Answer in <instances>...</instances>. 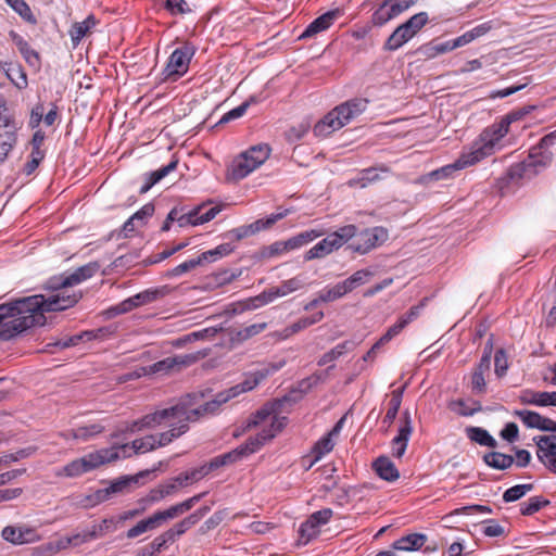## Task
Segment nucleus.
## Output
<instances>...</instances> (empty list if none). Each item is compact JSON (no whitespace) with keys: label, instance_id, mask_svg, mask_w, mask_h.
Here are the masks:
<instances>
[{"label":"nucleus","instance_id":"obj_51","mask_svg":"<svg viewBox=\"0 0 556 556\" xmlns=\"http://www.w3.org/2000/svg\"><path fill=\"white\" fill-rule=\"evenodd\" d=\"M130 446L128 445L129 450ZM135 453H147L156 448V437L151 434L140 439H136L131 443Z\"/></svg>","mask_w":556,"mask_h":556},{"label":"nucleus","instance_id":"obj_61","mask_svg":"<svg viewBox=\"0 0 556 556\" xmlns=\"http://www.w3.org/2000/svg\"><path fill=\"white\" fill-rule=\"evenodd\" d=\"M180 515H182V514L179 509L178 504H176L165 510L155 511L153 514V517H154L157 526L160 527L163 522L174 519Z\"/></svg>","mask_w":556,"mask_h":556},{"label":"nucleus","instance_id":"obj_28","mask_svg":"<svg viewBox=\"0 0 556 556\" xmlns=\"http://www.w3.org/2000/svg\"><path fill=\"white\" fill-rule=\"evenodd\" d=\"M340 248L337 244V241L329 233L326 238H324L321 241L316 243L313 248H311L306 253L304 258L306 261H312L315 258H323L327 255H329L331 252L339 250Z\"/></svg>","mask_w":556,"mask_h":556},{"label":"nucleus","instance_id":"obj_35","mask_svg":"<svg viewBox=\"0 0 556 556\" xmlns=\"http://www.w3.org/2000/svg\"><path fill=\"white\" fill-rule=\"evenodd\" d=\"M33 535L30 529H23L20 527L8 526L2 530V538L13 544H25L29 542V536Z\"/></svg>","mask_w":556,"mask_h":556},{"label":"nucleus","instance_id":"obj_26","mask_svg":"<svg viewBox=\"0 0 556 556\" xmlns=\"http://www.w3.org/2000/svg\"><path fill=\"white\" fill-rule=\"evenodd\" d=\"M465 45H466L465 38L459 36L453 40H447L445 42H432L429 45H425V46H422L421 51L427 58H433L438 54H442V53L452 51V50L463 47Z\"/></svg>","mask_w":556,"mask_h":556},{"label":"nucleus","instance_id":"obj_43","mask_svg":"<svg viewBox=\"0 0 556 556\" xmlns=\"http://www.w3.org/2000/svg\"><path fill=\"white\" fill-rule=\"evenodd\" d=\"M334 446V443L330 437L327 434L323 437L320 440H318L313 448L312 454L314 456V459L311 462L308 468H311L316 462H318L324 455L331 452Z\"/></svg>","mask_w":556,"mask_h":556},{"label":"nucleus","instance_id":"obj_54","mask_svg":"<svg viewBox=\"0 0 556 556\" xmlns=\"http://www.w3.org/2000/svg\"><path fill=\"white\" fill-rule=\"evenodd\" d=\"M97 336L93 331H84L79 334L72 336L64 340H60L55 343L56 346L62 349L77 345L80 341H90L94 339Z\"/></svg>","mask_w":556,"mask_h":556},{"label":"nucleus","instance_id":"obj_8","mask_svg":"<svg viewBox=\"0 0 556 556\" xmlns=\"http://www.w3.org/2000/svg\"><path fill=\"white\" fill-rule=\"evenodd\" d=\"M510 123L505 117L498 124L492 125L485 129L480 137V142H476L468 152L470 157L475 155L478 162L492 154L494 146L508 132Z\"/></svg>","mask_w":556,"mask_h":556},{"label":"nucleus","instance_id":"obj_12","mask_svg":"<svg viewBox=\"0 0 556 556\" xmlns=\"http://www.w3.org/2000/svg\"><path fill=\"white\" fill-rule=\"evenodd\" d=\"M192 55L193 49L188 45L174 50L165 67L166 78L176 80L187 73Z\"/></svg>","mask_w":556,"mask_h":556},{"label":"nucleus","instance_id":"obj_34","mask_svg":"<svg viewBox=\"0 0 556 556\" xmlns=\"http://www.w3.org/2000/svg\"><path fill=\"white\" fill-rule=\"evenodd\" d=\"M149 473H150L149 470H144L135 476L121 477V478L112 481L111 484L108 486V489L112 496L115 494H118V493H124L125 491H127L130 488L131 484L138 483L140 478L148 476Z\"/></svg>","mask_w":556,"mask_h":556},{"label":"nucleus","instance_id":"obj_27","mask_svg":"<svg viewBox=\"0 0 556 556\" xmlns=\"http://www.w3.org/2000/svg\"><path fill=\"white\" fill-rule=\"evenodd\" d=\"M281 402L280 401H275L273 403H268L266 405H264V407H262L260 410L256 412V414L254 415V419L249 424V426H257V425H261L263 422H265L268 418H270V424H269V427L267 428H263L262 430H269L271 429V424L273 421L276 419V418H279V419H282L285 418V426L287 425V418L286 417H280L277 415L280 406H281Z\"/></svg>","mask_w":556,"mask_h":556},{"label":"nucleus","instance_id":"obj_59","mask_svg":"<svg viewBox=\"0 0 556 556\" xmlns=\"http://www.w3.org/2000/svg\"><path fill=\"white\" fill-rule=\"evenodd\" d=\"M84 475L78 458L72 460L55 472L56 477L76 478Z\"/></svg>","mask_w":556,"mask_h":556},{"label":"nucleus","instance_id":"obj_1","mask_svg":"<svg viewBox=\"0 0 556 556\" xmlns=\"http://www.w3.org/2000/svg\"><path fill=\"white\" fill-rule=\"evenodd\" d=\"M99 269V263H88L71 274L52 277L48 281V289L55 291V294L48 298L36 294L0 304V340L9 341L28 328L45 325L47 312H59L74 306L80 300L81 293L70 289L93 277Z\"/></svg>","mask_w":556,"mask_h":556},{"label":"nucleus","instance_id":"obj_62","mask_svg":"<svg viewBox=\"0 0 556 556\" xmlns=\"http://www.w3.org/2000/svg\"><path fill=\"white\" fill-rule=\"evenodd\" d=\"M319 528L311 518H308L305 522H303L300 527V535L301 539L305 540V543L311 541L313 538H316L319 533Z\"/></svg>","mask_w":556,"mask_h":556},{"label":"nucleus","instance_id":"obj_5","mask_svg":"<svg viewBox=\"0 0 556 556\" xmlns=\"http://www.w3.org/2000/svg\"><path fill=\"white\" fill-rule=\"evenodd\" d=\"M270 154V148L266 143L251 147L237 156L231 164L230 175L232 179L240 180L245 178L254 169L260 167Z\"/></svg>","mask_w":556,"mask_h":556},{"label":"nucleus","instance_id":"obj_11","mask_svg":"<svg viewBox=\"0 0 556 556\" xmlns=\"http://www.w3.org/2000/svg\"><path fill=\"white\" fill-rule=\"evenodd\" d=\"M476 163H478V157L476 155L470 157L468 152H465L453 164L442 166L438 169L431 170L426 175L420 176L419 184L428 185L431 181L446 180L453 175L454 172L463 169L467 166H471Z\"/></svg>","mask_w":556,"mask_h":556},{"label":"nucleus","instance_id":"obj_30","mask_svg":"<svg viewBox=\"0 0 556 556\" xmlns=\"http://www.w3.org/2000/svg\"><path fill=\"white\" fill-rule=\"evenodd\" d=\"M521 402L536 406H556V391L539 392L527 390L521 395Z\"/></svg>","mask_w":556,"mask_h":556},{"label":"nucleus","instance_id":"obj_22","mask_svg":"<svg viewBox=\"0 0 556 556\" xmlns=\"http://www.w3.org/2000/svg\"><path fill=\"white\" fill-rule=\"evenodd\" d=\"M340 16L339 10L328 11L325 14L315 18L302 33L300 38H308L317 35L320 31L328 29L333 22Z\"/></svg>","mask_w":556,"mask_h":556},{"label":"nucleus","instance_id":"obj_57","mask_svg":"<svg viewBox=\"0 0 556 556\" xmlns=\"http://www.w3.org/2000/svg\"><path fill=\"white\" fill-rule=\"evenodd\" d=\"M495 374L502 378L506 375L508 369V357L504 349H498L494 356Z\"/></svg>","mask_w":556,"mask_h":556},{"label":"nucleus","instance_id":"obj_16","mask_svg":"<svg viewBox=\"0 0 556 556\" xmlns=\"http://www.w3.org/2000/svg\"><path fill=\"white\" fill-rule=\"evenodd\" d=\"M417 34V14L400 25L388 38L386 49L396 50Z\"/></svg>","mask_w":556,"mask_h":556},{"label":"nucleus","instance_id":"obj_60","mask_svg":"<svg viewBox=\"0 0 556 556\" xmlns=\"http://www.w3.org/2000/svg\"><path fill=\"white\" fill-rule=\"evenodd\" d=\"M103 431V427L97 424L86 426V427H79L73 432V437L75 439H80L84 441H87L89 438L99 434Z\"/></svg>","mask_w":556,"mask_h":556},{"label":"nucleus","instance_id":"obj_25","mask_svg":"<svg viewBox=\"0 0 556 556\" xmlns=\"http://www.w3.org/2000/svg\"><path fill=\"white\" fill-rule=\"evenodd\" d=\"M372 469L379 478L389 482H393L400 477L397 468L388 456H379L372 463Z\"/></svg>","mask_w":556,"mask_h":556},{"label":"nucleus","instance_id":"obj_55","mask_svg":"<svg viewBox=\"0 0 556 556\" xmlns=\"http://www.w3.org/2000/svg\"><path fill=\"white\" fill-rule=\"evenodd\" d=\"M392 551L409 552L417 549V533H410L401 538L392 544Z\"/></svg>","mask_w":556,"mask_h":556},{"label":"nucleus","instance_id":"obj_19","mask_svg":"<svg viewBox=\"0 0 556 556\" xmlns=\"http://www.w3.org/2000/svg\"><path fill=\"white\" fill-rule=\"evenodd\" d=\"M16 142L15 125L7 115H0V163H2Z\"/></svg>","mask_w":556,"mask_h":556},{"label":"nucleus","instance_id":"obj_48","mask_svg":"<svg viewBox=\"0 0 556 556\" xmlns=\"http://www.w3.org/2000/svg\"><path fill=\"white\" fill-rule=\"evenodd\" d=\"M232 252V247L229 243H224L216 247L213 250L203 252L199 255L201 263L214 262L223 256H226Z\"/></svg>","mask_w":556,"mask_h":556},{"label":"nucleus","instance_id":"obj_31","mask_svg":"<svg viewBox=\"0 0 556 556\" xmlns=\"http://www.w3.org/2000/svg\"><path fill=\"white\" fill-rule=\"evenodd\" d=\"M97 25V20L93 15H89L83 22H76L72 25L70 29V36L73 43V47L76 48L81 39L87 36L90 30Z\"/></svg>","mask_w":556,"mask_h":556},{"label":"nucleus","instance_id":"obj_37","mask_svg":"<svg viewBox=\"0 0 556 556\" xmlns=\"http://www.w3.org/2000/svg\"><path fill=\"white\" fill-rule=\"evenodd\" d=\"M267 327L266 323L252 324L239 330L232 331L230 340L232 343H242L243 341L261 333Z\"/></svg>","mask_w":556,"mask_h":556},{"label":"nucleus","instance_id":"obj_21","mask_svg":"<svg viewBox=\"0 0 556 556\" xmlns=\"http://www.w3.org/2000/svg\"><path fill=\"white\" fill-rule=\"evenodd\" d=\"M166 426L169 427L167 431L156 434V447H163L172 443L175 439L179 438L189 430V425L186 419L176 418L169 421Z\"/></svg>","mask_w":556,"mask_h":556},{"label":"nucleus","instance_id":"obj_44","mask_svg":"<svg viewBox=\"0 0 556 556\" xmlns=\"http://www.w3.org/2000/svg\"><path fill=\"white\" fill-rule=\"evenodd\" d=\"M157 527L159 526H157L153 515H151L150 517L138 521L134 527H131L126 532V538L127 539H135V538L143 534L147 531L156 529Z\"/></svg>","mask_w":556,"mask_h":556},{"label":"nucleus","instance_id":"obj_3","mask_svg":"<svg viewBox=\"0 0 556 556\" xmlns=\"http://www.w3.org/2000/svg\"><path fill=\"white\" fill-rule=\"evenodd\" d=\"M367 104L368 101L362 98H354L341 103L314 126V134L317 137H327L333 131L341 129L361 115L366 110Z\"/></svg>","mask_w":556,"mask_h":556},{"label":"nucleus","instance_id":"obj_47","mask_svg":"<svg viewBox=\"0 0 556 556\" xmlns=\"http://www.w3.org/2000/svg\"><path fill=\"white\" fill-rule=\"evenodd\" d=\"M548 504V500L542 496H533L529 498L528 502L521 504L520 513L523 516H531Z\"/></svg>","mask_w":556,"mask_h":556},{"label":"nucleus","instance_id":"obj_6","mask_svg":"<svg viewBox=\"0 0 556 556\" xmlns=\"http://www.w3.org/2000/svg\"><path fill=\"white\" fill-rule=\"evenodd\" d=\"M285 428V418H276L271 424V429L262 430L255 438L250 439L247 444L220 455L225 466L231 465L244 456L254 453L260 446L276 437Z\"/></svg>","mask_w":556,"mask_h":556},{"label":"nucleus","instance_id":"obj_45","mask_svg":"<svg viewBox=\"0 0 556 556\" xmlns=\"http://www.w3.org/2000/svg\"><path fill=\"white\" fill-rule=\"evenodd\" d=\"M357 227L355 225H345L340 227L338 230L331 232L332 238L336 239L339 248L348 243L349 241H353L356 236Z\"/></svg>","mask_w":556,"mask_h":556},{"label":"nucleus","instance_id":"obj_17","mask_svg":"<svg viewBox=\"0 0 556 556\" xmlns=\"http://www.w3.org/2000/svg\"><path fill=\"white\" fill-rule=\"evenodd\" d=\"M303 285L304 282L301 278L293 277L289 280L281 282V285H279L278 287L264 291L263 293L257 295L254 301L258 302L256 306L268 304L279 296H285L293 291L301 289Z\"/></svg>","mask_w":556,"mask_h":556},{"label":"nucleus","instance_id":"obj_13","mask_svg":"<svg viewBox=\"0 0 556 556\" xmlns=\"http://www.w3.org/2000/svg\"><path fill=\"white\" fill-rule=\"evenodd\" d=\"M416 0H386L372 14L375 25L382 26L389 21L395 18L409 7L415 4Z\"/></svg>","mask_w":556,"mask_h":556},{"label":"nucleus","instance_id":"obj_64","mask_svg":"<svg viewBox=\"0 0 556 556\" xmlns=\"http://www.w3.org/2000/svg\"><path fill=\"white\" fill-rule=\"evenodd\" d=\"M22 18L30 24H36L37 20L34 16L29 5L24 0H18L12 8Z\"/></svg>","mask_w":556,"mask_h":556},{"label":"nucleus","instance_id":"obj_56","mask_svg":"<svg viewBox=\"0 0 556 556\" xmlns=\"http://www.w3.org/2000/svg\"><path fill=\"white\" fill-rule=\"evenodd\" d=\"M164 9L168 11L170 15H184L191 11L185 0H165Z\"/></svg>","mask_w":556,"mask_h":556},{"label":"nucleus","instance_id":"obj_41","mask_svg":"<svg viewBox=\"0 0 556 556\" xmlns=\"http://www.w3.org/2000/svg\"><path fill=\"white\" fill-rule=\"evenodd\" d=\"M177 167V161H172L166 166L161 167L157 170L152 172L148 176L147 182L140 188V193H146L149 191L152 186L157 184L161 179L166 177L170 172H173Z\"/></svg>","mask_w":556,"mask_h":556},{"label":"nucleus","instance_id":"obj_50","mask_svg":"<svg viewBox=\"0 0 556 556\" xmlns=\"http://www.w3.org/2000/svg\"><path fill=\"white\" fill-rule=\"evenodd\" d=\"M193 517H186L181 521L177 522L173 528L166 531V538L172 539L174 542L177 538L182 535L187 530L197 525Z\"/></svg>","mask_w":556,"mask_h":556},{"label":"nucleus","instance_id":"obj_10","mask_svg":"<svg viewBox=\"0 0 556 556\" xmlns=\"http://www.w3.org/2000/svg\"><path fill=\"white\" fill-rule=\"evenodd\" d=\"M128 444H123L121 446H113L110 448H102L96 452H91L89 454L79 457L78 460L80 463V467L84 473L90 472L100 466L112 463L119 458V450L124 453L127 452ZM128 455L124 454V457Z\"/></svg>","mask_w":556,"mask_h":556},{"label":"nucleus","instance_id":"obj_18","mask_svg":"<svg viewBox=\"0 0 556 556\" xmlns=\"http://www.w3.org/2000/svg\"><path fill=\"white\" fill-rule=\"evenodd\" d=\"M538 457L552 472L556 473V435H543L536 441Z\"/></svg>","mask_w":556,"mask_h":556},{"label":"nucleus","instance_id":"obj_38","mask_svg":"<svg viewBox=\"0 0 556 556\" xmlns=\"http://www.w3.org/2000/svg\"><path fill=\"white\" fill-rule=\"evenodd\" d=\"M412 430L408 424L400 429L399 434L392 440L393 456L400 458L404 455Z\"/></svg>","mask_w":556,"mask_h":556},{"label":"nucleus","instance_id":"obj_53","mask_svg":"<svg viewBox=\"0 0 556 556\" xmlns=\"http://www.w3.org/2000/svg\"><path fill=\"white\" fill-rule=\"evenodd\" d=\"M203 477V472L199 467L190 471L179 473L178 476L175 477V480L178 483L179 488H182L199 481Z\"/></svg>","mask_w":556,"mask_h":556},{"label":"nucleus","instance_id":"obj_49","mask_svg":"<svg viewBox=\"0 0 556 556\" xmlns=\"http://www.w3.org/2000/svg\"><path fill=\"white\" fill-rule=\"evenodd\" d=\"M346 293H349L346 287L344 286L343 281H341L331 288L321 290L319 292V299L321 302H332L342 298Z\"/></svg>","mask_w":556,"mask_h":556},{"label":"nucleus","instance_id":"obj_4","mask_svg":"<svg viewBox=\"0 0 556 556\" xmlns=\"http://www.w3.org/2000/svg\"><path fill=\"white\" fill-rule=\"evenodd\" d=\"M556 140V130L552 131L548 135H545L541 140L538 147H534L529 154V157L518 164L513 165L508 175L511 179H523L531 178L536 175V167H545L552 162L553 154L547 151V149L554 144Z\"/></svg>","mask_w":556,"mask_h":556},{"label":"nucleus","instance_id":"obj_2","mask_svg":"<svg viewBox=\"0 0 556 556\" xmlns=\"http://www.w3.org/2000/svg\"><path fill=\"white\" fill-rule=\"evenodd\" d=\"M263 377L264 375L257 372L253 377L245 379L243 382L217 393L213 400L203 404H200V400L204 396L203 393L186 395L179 400L180 406L184 407L182 419H186L189 424L190 421H197L202 417L216 414L223 404L237 397L241 393L253 390Z\"/></svg>","mask_w":556,"mask_h":556},{"label":"nucleus","instance_id":"obj_39","mask_svg":"<svg viewBox=\"0 0 556 556\" xmlns=\"http://www.w3.org/2000/svg\"><path fill=\"white\" fill-rule=\"evenodd\" d=\"M485 464L492 468L504 470L514 464V457L500 452H490L483 456Z\"/></svg>","mask_w":556,"mask_h":556},{"label":"nucleus","instance_id":"obj_52","mask_svg":"<svg viewBox=\"0 0 556 556\" xmlns=\"http://www.w3.org/2000/svg\"><path fill=\"white\" fill-rule=\"evenodd\" d=\"M351 343L350 342H342L340 344H338L337 346H334L333 349H331L329 352L325 353L319 362H318V365L320 366H324L328 363H331L336 359H338L340 356H342L344 353H346V351L351 348Z\"/></svg>","mask_w":556,"mask_h":556},{"label":"nucleus","instance_id":"obj_36","mask_svg":"<svg viewBox=\"0 0 556 556\" xmlns=\"http://www.w3.org/2000/svg\"><path fill=\"white\" fill-rule=\"evenodd\" d=\"M376 274V270L371 268H364L355 271L348 279L343 281L348 292L353 291L359 286L367 283Z\"/></svg>","mask_w":556,"mask_h":556},{"label":"nucleus","instance_id":"obj_42","mask_svg":"<svg viewBox=\"0 0 556 556\" xmlns=\"http://www.w3.org/2000/svg\"><path fill=\"white\" fill-rule=\"evenodd\" d=\"M325 235L324 229H311L303 232H300L299 235L292 237L289 239V245H291L292 250L299 249L304 244H307L308 242L315 240L316 238L321 237Z\"/></svg>","mask_w":556,"mask_h":556},{"label":"nucleus","instance_id":"obj_63","mask_svg":"<svg viewBox=\"0 0 556 556\" xmlns=\"http://www.w3.org/2000/svg\"><path fill=\"white\" fill-rule=\"evenodd\" d=\"M199 265H202V263H201L200 257L198 256L197 258L186 261V262L179 264L178 266L174 267L173 269H170L168 271V276H170V277L180 276L185 273H188V271L194 269Z\"/></svg>","mask_w":556,"mask_h":556},{"label":"nucleus","instance_id":"obj_9","mask_svg":"<svg viewBox=\"0 0 556 556\" xmlns=\"http://www.w3.org/2000/svg\"><path fill=\"white\" fill-rule=\"evenodd\" d=\"M387 239L388 231L383 227L366 228L359 232L356 230V236L348 248L355 253L364 255L381 245Z\"/></svg>","mask_w":556,"mask_h":556},{"label":"nucleus","instance_id":"obj_40","mask_svg":"<svg viewBox=\"0 0 556 556\" xmlns=\"http://www.w3.org/2000/svg\"><path fill=\"white\" fill-rule=\"evenodd\" d=\"M466 433L471 441H473L482 446H489V447L496 446L495 439L492 435H490V433L486 430H484L482 428L468 427L466 429Z\"/></svg>","mask_w":556,"mask_h":556},{"label":"nucleus","instance_id":"obj_15","mask_svg":"<svg viewBox=\"0 0 556 556\" xmlns=\"http://www.w3.org/2000/svg\"><path fill=\"white\" fill-rule=\"evenodd\" d=\"M198 359L199 357L195 354L168 356L152 364L149 367L148 372L163 375L172 374L194 364Z\"/></svg>","mask_w":556,"mask_h":556},{"label":"nucleus","instance_id":"obj_32","mask_svg":"<svg viewBox=\"0 0 556 556\" xmlns=\"http://www.w3.org/2000/svg\"><path fill=\"white\" fill-rule=\"evenodd\" d=\"M0 67L5 73L7 77L20 89L27 86V77L23 72L21 65L13 62L0 63Z\"/></svg>","mask_w":556,"mask_h":556},{"label":"nucleus","instance_id":"obj_46","mask_svg":"<svg viewBox=\"0 0 556 556\" xmlns=\"http://www.w3.org/2000/svg\"><path fill=\"white\" fill-rule=\"evenodd\" d=\"M532 483L517 484L507 489L503 494V501L506 503L515 502L525 496L528 492L533 490Z\"/></svg>","mask_w":556,"mask_h":556},{"label":"nucleus","instance_id":"obj_58","mask_svg":"<svg viewBox=\"0 0 556 556\" xmlns=\"http://www.w3.org/2000/svg\"><path fill=\"white\" fill-rule=\"evenodd\" d=\"M416 309L417 306H412L409 308L408 314L405 316H401L399 320L393 326H391L387 331L390 332L391 336H393V338L397 336L409 323L413 321V317L415 316Z\"/></svg>","mask_w":556,"mask_h":556},{"label":"nucleus","instance_id":"obj_23","mask_svg":"<svg viewBox=\"0 0 556 556\" xmlns=\"http://www.w3.org/2000/svg\"><path fill=\"white\" fill-rule=\"evenodd\" d=\"M522 422L529 428H536L542 431H552L554 428V420L540 415L532 410H516L515 413Z\"/></svg>","mask_w":556,"mask_h":556},{"label":"nucleus","instance_id":"obj_24","mask_svg":"<svg viewBox=\"0 0 556 556\" xmlns=\"http://www.w3.org/2000/svg\"><path fill=\"white\" fill-rule=\"evenodd\" d=\"M10 37L17 47L20 53L23 55L26 63L33 68H40L41 60L39 53L36 50L31 49L28 42L15 31H11Z\"/></svg>","mask_w":556,"mask_h":556},{"label":"nucleus","instance_id":"obj_29","mask_svg":"<svg viewBox=\"0 0 556 556\" xmlns=\"http://www.w3.org/2000/svg\"><path fill=\"white\" fill-rule=\"evenodd\" d=\"M289 211L283 210L281 212H278L276 214L269 215L265 219H257L256 222L252 223L251 225L242 228V232L238 233V238H242L243 236L253 235L255 232H258L264 229L270 228L273 225H275L278 220L282 219L288 215Z\"/></svg>","mask_w":556,"mask_h":556},{"label":"nucleus","instance_id":"obj_14","mask_svg":"<svg viewBox=\"0 0 556 556\" xmlns=\"http://www.w3.org/2000/svg\"><path fill=\"white\" fill-rule=\"evenodd\" d=\"M416 0H386L372 14L375 25L382 26L389 21L395 18L409 7L415 4Z\"/></svg>","mask_w":556,"mask_h":556},{"label":"nucleus","instance_id":"obj_20","mask_svg":"<svg viewBox=\"0 0 556 556\" xmlns=\"http://www.w3.org/2000/svg\"><path fill=\"white\" fill-rule=\"evenodd\" d=\"M163 295V289L146 290L123 301L114 309L117 314L127 313L138 306L151 303Z\"/></svg>","mask_w":556,"mask_h":556},{"label":"nucleus","instance_id":"obj_7","mask_svg":"<svg viewBox=\"0 0 556 556\" xmlns=\"http://www.w3.org/2000/svg\"><path fill=\"white\" fill-rule=\"evenodd\" d=\"M184 407L177 402L175 405L157 409L151 414L144 415L142 418L132 421L126 427L129 432L142 431L144 429H154L156 427L167 425L169 421L176 420V418L184 417Z\"/></svg>","mask_w":556,"mask_h":556},{"label":"nucleus","instance_id":"obj_33","mask_svg":"<svg viewBox=\"0 0 556 556\" xmlns=\"http://www.w3.org/2000/svg\"><path fill=\"white\" fill-rule=\"evenodd\" d=\"M149 473H150L149 470H144L135 476L121 477V478L112 481L111 484L108 486V489L112 496L115 494H118V493H124L125 491H127L130 488L131 484L138 483L140 478L148 476Z\"/></svg>","mask_w":556,"mask_h":556}]
</instances>
